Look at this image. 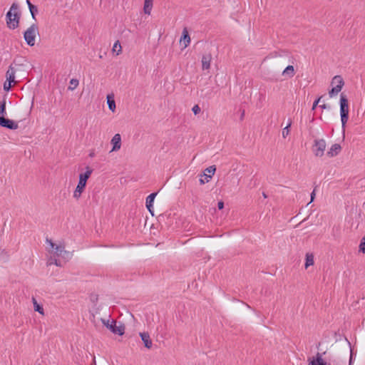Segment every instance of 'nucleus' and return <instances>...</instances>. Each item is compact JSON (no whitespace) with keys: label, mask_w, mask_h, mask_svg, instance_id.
I'll return each mask as SVG.
<instances>
[{"label":"nucleus","mask_w":365,"mask_h":365,"mask_svg":"<svg viewBox=\"0 0 365 365\" xmlns=\"http://www.w3.org/2000/svg\"><path fill=\"white\" fill-rule=\"evenodd\" d=\"M19 6L16 2H14L6 16V24L10 29H15L19 26L21 14Z\"/></svg>","instance_id":"f257e3e1"},{"label":"nucleus","mask_w":365,"mask_h":365,"mask_svg":"<svg viewBox=\"0 0 365 365\" xmlns=\"http://www.w3.org/2000/svg\"><path fill=\"white\" fill-rule=\"evenodd\" d=\"M340 115L342 128L344 130L346 123L349 119V102L344 93L340 96Z\"/></svg>","instance_id":"f03ea898"},{"label":"nucleus","mask_w":365,"mask_h":365,"mask_svg":"<svg viewBox=\"0 0 365 365\" xmlns=\"http://www.w3.org/2000/svg\"><path fill=\"white\" fill-rule=\"evenodd\" d=\"M37 34H38V27L36 24H31L25 31L24 38L29 46H33L35 45V38Z\"/></svg>","instance_id":"7ed1b4c3"},{"label":"nucleus","mask_w":365,"mask_h":365,"mask_svg":"<svg viewBox=\"0 0 365 365\" xmlns=\"http://www.w3.org/2000/svg\"><path fill=\"white\" fill-rule=\"evenodd\" d=\"M102 323L110 329L113 334H118L119 336H122L125 333V326L123 323L119 322L118 325L115 320H112L110 322L109 320H106L102 319Z\"/></svg>","instance_id":"20e7f679"},{"label":"nucleus","mask_w":365,"mask_h":365,"mask_svg":"<svg viewBox=\"0 0 365 365\" xmlns=\"http://www.w3.org/2000/svg\"><path fill=\"white\" fill-rule=\"evenodd\" d=\"M326 141L324 139H316L314 141V145L312 147V151L315 156L322 157L324 154V151L326 149Z\"/></svg>","instance_id":"39448f33"},{"label":"nucleus","mask_w":365,"mask_h":365,"mask_svg":"<svg viewBox=\"0 0 365 365\" xmlns=\"http://www.w3.org/2000/svg\"><path fill=\"white\" fill-rule=\"evenodd\" d=\"M331 84H336V86L333 87L329 92V95L331 98L341 91L342 87L344 85V82L340 76H336L333 78Z\"/></svg>","instance_id":"423d86ee"},{"label":"nucleus","mask_w":365,"mask_h":365,"mask_svg":"<svg viewBox=\"0 0 365 365\" xmlns=\"http://www.w3.org/2000/svg\"><path fill=\"white\" fill-rule=\"evenodd\" d=\"M92 172H93L92 169H91L89 167H87L86 171L85 173H81L79 175V181H78V185L76 187L78 188V192L80 190H84V189L86 186L87 180L90 178Z\"/></svg>","instance_id":"0eeeda50"},{"label":"nucleus","mask_w":365,"mask_h":365,"mask_svg":"<svg viewBox=\"0 0 365 365\" xmlns=\"http://www.w3.org/2000/svg\"><path fill=\"white\" fill-rule=\"evenodd\" d=\"M46 242L53 248L55 250V255L58 257H60L62 255V254H67L68 257H70L71 253L66 250H65V247L63 245H55L53 241L50 239H46Z\"/></svg>","instance_id":"6e6552de"},{"label":"nucleus","mask_w":365,"mask_h":365,"mask_svg":"<svg viewBox=\"0 0 365 365\" xmlns=\"http://www.w3.org/2000/svg\"><path fill=\"white\" fill-rule=\"evenodd\" d=\"M0 126L10 130H16L19 128L18 123L16 122L1 115Z\"/></svg>","instance_id":"1a4fd4ad"},{"label":"nucleus","mask_w":365,"mask_h":365,"mask_svg":"<svg viewBox=\"0 0 365 365\" xmlns=\"http://www.w3.org/2000/svg\"><path fill=\"white\" fill-rule=\"evenodd\" d=\"M308 362V365H331L323 359L322 354L319 352H317L314 356L309 358Z\"/></svg>","instance_id":"9d476101"},{"label":"nucleus","mask_w":365,"mask_h":365,"mask_svg":"<svg viewBox=\"0 0 365 365\" xmlns=\"http://www.w3.org/2000/svg\"><path fill=\"white\" fill-rule=\"evenodd\" d=\"M216 170V168L215 165H211L205 169L204 172L203 176L204 178L200 179V183L201 185L205 184V182H208L211 179L212 176L214 175L215 172Z\"/></svg>","instance_id":"9b49d317"},{"label":"nucleus","mask_w":365,"mask_h":365,"mask_svg":"<svg viewBox=\"0 0 365 365\" xmlns=\"http://www.w3.org/2000/svg\"><path fill=\"white\" fill-rule=\"evenodd\" d=\"M111 144L113 145L112 151H116L120 150L121 146V137L120 135L117 133L111 139Z\"/></svg>","instance_id":"f8f14e48"},{"label":"nucleus","mask_w":365,"mask_h":365,"mask_svg":"<svg viewBox=\"0 0 365 365\" xmlns=\"http://www.w3.org/2000/svg\"><path fill=\"white\" fill-rule=\"evenodd\" d=\"M16 71V68L11 64L6 72V81L10 83L15 82V73Z\"/></svg>","instance_id":"ddd939ff"},{"label":"nucleus","mask_w":365,"mask_h":365,"mask_svg":"<svg viewBox=\"0 0 365 365\" xmlns=\"http://www.w3.org/2000/svg\"><path fill=\"white\" fill-rule=\"evenodd\" d=\"M140 336L143 341L144 346L147 349H150L152 347L153 343L149 334L148 332H141L140 333Z\"/></svg>","instance_id":"4468645a"},{"label":"nucleus","mask_w":365,"mask_h":365,"mask_svg":"<svg viewBox=\"0 0 365 365\" xmlns=\"http://www.w3.org/2000/svg\"><path fill=\"white\" fill-rule=\"evenodd\" d=\"M212 56L210 53H207L202 56V68L203 70H208L210 68V62Z\"/></svg>","instance_id":"2eb2a0df"},{"label":"nucleus","mask_w":365,"mask_h":365,"mask_svg":"<svg viewBox=\"0 0 365 365\" xmlns=\"http://www.w3.org/2000/svg\"><path fill=\"white\" fill-rule=\"evenodd\" d=\"M341 145L338 143H335L331 145L329 150L327 152V155L329 157L332 158L334 156L337 155L339 153V152L341 151Z\"/></svg>","instance_id":"dca6fc26"},{"label":"nucleus","mask_w":365,"mask_h":365,"mask_svg":"<svg viewBox=\"0 0 365 365\" xmlns=\"http://www.w3.org/2000/svg\"><path fill=\"white\" fill-rule=\"evenodd\" d=\"M156 195H157V193L156 192H153V193L150 194L146 197V201H145L146 207L148 208L149 212L152 214V215H153V210H152V209H153V203L154 202V199H155Z\"/></svg>","instance_id":"f3484780"},{"label":"nucleus","mask_w":365,"mask_h":365,"mask_svg":"<svg viewBox=\"0 0 365 365\" xmlns=\"http://www.w3.org/2000/svg\"><path fill=\"white\" fill-rule=\"evenodd\" d=\"M180 41H183L184 48H186L190 43V37L187 28H185L182 31Z\"/></svg>","instance_id":"a211bd4d"},{"label":"nucleus","mask_w":365,"mask_h":365,"mask_svg":"<svg viewBox=\"0 0 365 365\" xmlns=\"http://www.w3.org/2000/svg\"><path fill=\"white\" fill-rule=\"evenodd\" d=\"M295 71L293 66H287L286 68L282 72L283 76H288L289 78L293 77Z\"/></svg>","instance_id":"6ab92c4d"},{"label":"nucleus","mask_w":365,"mask_h":365,"mask_svg":"<svg viewBox=\"0 0 365 365\" xmlns=\"http://www.w3.org/2000/svg\"><path fill=\"white\" fill-rule=\"evenodd\" d=\"M153 0H145L143 10L145 14H150L153 7Z\"/></svg>","instance_id":"aec40b11"},{"label":"nucleus","mask_w":365,"mask_h":365,"mask_svg":"<svg viewBox=\"0 0 365 365\" xmlns=\"http://www.w3.org/2000/svg\"><path fill=\"white\" fill-rule=\"evenodd\" d=\"M32 302H33V304H34V309L36 312H38L39 314L43 315L44 314V312H43V308L41 305H40L39 304H38L36 299L34 298V297H32Z\"/></svg>","instance_id":"412c9836"},{"label":"nucleus","mask_w":365,"mask_h":365,"mask_svg":"<svg viewBox=\"0 0 365 365\" xmlns=\"http://www.w3.org/2000/svg\"><path fill=\"white\" fill-rule=\"evenodd\" d=\"M314 264V255L312 254L307 253L306 255L305 268L307 269L311 265Z\"/></svg>","instance_id":"4be33fe9"},{"label":"nucleus","mask_w":365,"mask_h":365,"mask_svg":"<svg viewBox=\"0 0 365 365\" xmlns=\"http://www.w3.org/2000/svg\"><path fill=\"white\" fill-rule=\"evenodd\" d=\"M112 51L113 53L115 52L117 55H119L121 53L122 47L120 46L119 41H117L115 42L113 46Z\"/></svg>","instance_id":"5701e85b"},{"label":"nucleus","mask_w":365,"mask_h":365,"mask_svg":"<svg viewBox=\"0 0 365 365\" xmlns=\"http://www.w3.org/2000/svg\"><path fill=\"white\" fill-rule=\"evenodd\" d=\"M107 103L109 109L113 112L115 109V103L109 96L107 97Z\"/></svg>","instance_id":"b1692460"},{"label":"nucleus","mask_w":365,"mask_h":365,"mask_svg":"<svg viewBox=\"0 0 365 365\" xmlns=\"http://www.w3.org/2000/svg\"><path fill=\"white\" fill-rule=\"evenodd\" d=\"M78 80L76 78H72L70 81V85L68 86V90L73 91L78 86Z\"/></svg>","instance_id":"393cba45"},{"label":"nucleus","mask_w":365,"mask_h":365,"mask_svg":"<svg viewBox=\"0 0 365 365\" xmlns=\"http://www.w3.org/2000/svg\"><path fill=\"white\" fill-rule=\"evenodd\" d=\"M6 114V100L4 99L0 103V115L1 116H4Z\"/></svg>","instance_id":"a878e982"},{"label":"nucleus","mask_w":365,"mask_h":365,"mask_svg":"<svg viewBox=\"0 0 365 365\" xmlns=\"http://www.w3.org/2000/svg\"><path fill=\"white\" fill-rule=\"evenodd\" d=\"M292 125V120L291 119H289V123L287 124V125L284 128L283 130H282V137L283 138H286L289 133V128Z\"/></svg>","instance_id":"bb28decb"},{"label":"nucleus","mask_w":365,"mask_h":365,"mask_svg":"<svg viewBox=\"0 0 365 365\" xmlns=\"http://www.w3.org/2000/svg\"><path fill=\"white\" fill-rule=\"evenodd\" d=\"M29 11L31 13V15L32 16V19L36 20V15L38 13V9L35 5H31L29 8Z\"/></svg>","instance_id":"cd10ccee"},{"label":"nucleus","mask_w":365,"mask_h":365,"mask_svg":"<svg viewBox=\"0 0 365 365\" xmlns=\"http://www.w3.org/2000/svg\"><path fill=\"white\" fill-rule=\"evenodd\" d=\"M359 251L362 253H365V237H362L359 245Z\"/></svg>","instance_id":"c85d7f7f"},{"label":"nucleus","mask_w":365,"mask_h":365,"mask_svg":"<svg viewBox=\"0 0 365 365\" xmlns=\"http://www.w3.org/2000/svg\"><path fill=\"white\" fill-rule=\"evenodd\" d=\"M347 341V343L349 344V346L350 348V357H349V365H352V362H353V350L351 349V343L346 339Z\"/></svg>","instance_id":"c756f323"},{"label":"nucleus","mask_w":365,"mask_h":365,"mask_svg":"<svg viewBox=\"0 0 365 365\" xmlns=\"http://www.w3.org/2000/svg\"><path fill=\"white\" fill-rule=\"evenodd\" d=\"M83 192V190H80L78 192V188L76 187L73 192V197L78 199L81 197V193Z\"/></svg>","instance_id":"7c9ffc66"},{"label":"nucleus","mask_w":365,"mask_h":365,"mask_svg":"<svg viewBox=\"0 0 365 365\" xmlns=\"http://www.w3.org/2000/svg\"><path fill=\"white\" fill-rule=\"evenodd\" d=\"M192 112L195 115L198 114L200 112V108L198 105H195L192 108Z\"/></svg>","instance_id":"2f4dec72"},{"label":"nucleus","mask_w":365,"mask_h":365,"mask_svg":"<svg viewBox=\"0 0 365 365\" xmlns=\"http://www.w3.org/2000/svg\"><path fill=\"white\" fill-rule=\"evenodd\" d=\"M322 98V96H320L319 98H318L317 100L314 101L312 108V110H314L316 109V108H317V105L319 104V103L320 102Z\"/></svg>","instance_id":"473e14b6"},{"label":"nucleus","mask_w":365,"mask_h":365,"mask_svg":"<svg viewBox=\"0 0 365 365\" xmlns=\"http://www.w3.org/2000/svg\"><path fill=\"white\" fill-rule=\"evenodd\" d=\"M11 87V83H9V84L7 85L6 83H4V90L6 91H9Z\"/></svg>","instance_id":"72a5a7b5"},{"label":"nucleus","mask_w":365,"mask_h":365,"mask_svg":"<svg viewBox=\"0 0 365 365\" xmlns=\"http://www.w3.org/2000/svg\"><path fill=\"white\" fill-rule=\"evenodd\" d=\"M217 207L219 210H222L224 208V202L222 201H219L217 203Z\"/></svg>","instance_id":"f704fd0d"},{"label":"nucleus","mask_w":365,"mask_h":365,"mask_svg":"<svg viewBox=\"0 0 365 365\" xmlns=\"http://www.w3.org/2000/svg\"><path fill=\"white\" fill-rule=\"evenodd\" d=\"M319 107L322 109H330V106H328L327 104H322V105H320Z\"/></svg>","instance_id":"c9c22d12"},{"label":"nucleus","mask_w":365,"mask_h":365,"mask_svg":"<svg viewBox=\"0 0 365 365\" xmlns=\"http://www.w3.org/2000/svg\"><path fill=\"white\" fill-rule=\"evenodd\" d=\"M53 263L55 264L56 266H61V263L57 259H54L53 262L51 261L49 264H53Z\"/></svg>","instance_id":"e433bc0d"},{"label":"nucleus","mask_w":365,"mask_h":365,"mask_svg":"<svg viewBox=\"0 0 365 365\" xmlns=\"http://www.w3.org/2000/svg\"><path fill=\"white\" fill-rule=\"evenodd\" d=\"M314 197H315V189H314V190L311 193V201H310V202H312L314 200Z\"/></svg>","instance_id":"4c0bfd02"},{"label":"nucleus","mask_w":365,"mask_h":365,"mask_svg":"<svg viewBox=\"0 0 365 365\" xmlns=\"http://www.w3.org/2000/svg\"><path fill=\"white\" fill-rule=\"evenodd\" d=\"M61 257H63V258H65V259H70V258H71V255H70V257H68L67 254H62Z\"/></svg>","instance_id":"58836bf2"},{"label":"nucleus","mask_w":365,"mask_h":365,"mask_svg":"<svg viewBox=\"0 0 365 365\" xmlns=\"http://www.w3.org/2000/svg\"><path fill=\"white\" fill-rule=\"evenodd\" d=\"M26 4L28 5L29 9L30 8L31 5H33L29 0H26Z\"/></svg>","instance_id":"ea45409f"},{"label":"nucleus","mask_w":365,"mask_h":365,"mask_svg":"<svg viewBox=\"0 0 365 365\" xmlns=\"http://www.w3.org/2000/svg\"><path fill=\"white\" fill-rule=\"evenodd\" d=\"M94 155H95V154H94V153H93V152H92V153H91L89 154V156H90V157H91V158H93Z\"/></svg>","instance_id":"a19ab883"},{"label":"nucleus","mask_w":365,"mask_h":365,"mask_svg":"<svg viewBox=\"0 0 365 365\" xmlns=\"http://www.w3.org/2000/svg\"><path fill=\"white\" fill-rule=\"evenodd\" d=\"M262 195H263V197H264V198H267V195L264 192H263V193H262Z\"/></svg>","instance_id":"79ce46f5"},{"label":"nucleus","mask_w":365,"mask_h":365,"mask_svg":"<svg viewBox=\"0 0 365 365\" xmlns=\"http://www.w3.org/2000/svg\"><path fill=\"white\" fill-rule=\"evenodd\" d=\"M244 115H245V111L243 110V112H242V115H241V118H243Z\"/></svg>","instance_id":"37998d69"}]
</instances>
